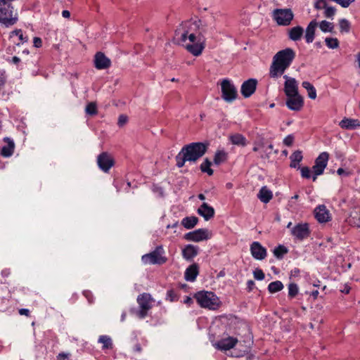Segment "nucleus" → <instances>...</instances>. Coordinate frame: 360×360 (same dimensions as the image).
<instances>
[{"instance_id": "473e14b6", "label": "nucleus", "mask_w": 360, "mask_h": 360, "mask_svg": "<svg viewBox=\"0 0 360 360\" xmlns=\"http://www.w3.org/2000/svg\"><path fill=\"white\" fill-rule=\"evenodd\" d=\"M302 86L307 91V95L309 98L314 100L316 98V90L315 87L307 81H304L302 83Z\"/></svg>"}, {"instance_id": "5fc2aeb1", "label": "nucleus", "mask_w": 360, "mask_h": 360, "mask_svg": "<svg viewBox=\"0 0 360 360\" xmlns=\"http://www.w3.org/2000/svg\"><path fill=\"white\" fill-rule=\"evenodd\" d=\"M70 356L69 353L61 352L57 355L58 360H67Z\"/></svg>"}, {"instance_id": "6e6552de", "label": "nucleus", "mask_w": 360, "mask_h": 360, "mask_svg": "<svg viewBox=\"0 0 360 360\" xmlns=\"http://www.w3.org/2000/svg\"><path fill=\"white\" fill-rule=\"evenodd\" d=\"M221 97L229 103L233 102L238 96L237 89L229 79H224L221 82Z\"/></svg>"}, {"instance_id": "bf43d9fd", "label": "nucleus", "mask_w": 360, "mask_h": 360, "mask_svg": "<svg viewBox=\"0 0 360 360\" xmlns=\"http://www.w3.org/2000/svg\"><path fill=\"white\" fill-rule=\"evenodd\" d=\"M11 274V270L9 269H4L1 271V275L3 277H8Z\"/></svg>"}, {"instance_id": "1a4fd4ad", "label": "nucleus", "mask_w": 360, "mask_h": 360, "mask_svg": "<svg viewBox=\"0 0 360 360\" xmlns=\"http://www.w3.org/2000/svg\"><path fill=\"white\" fill-rule=\"evenodd\" d=\"M329 160V153L328 152H322L316 158L314 165L312 167V180L315 181L317 176L321 175L324 172V169L327 167Z\"/></svg>"}, {"instance_id": "4be33fe9", "label": "nucleus", "mask_w": 360, "mask_h": 360, "mask_svg": "<svg viewBox=\"0 0 360 360\" xmlns=\"http://www.w3.org/2000/svg\"><path fill=\"white\" fill-rule=\"evenodd\" d=\"M318 26V22L316 20H311L307 25L305 30L304 39L307 44H311L315 37V31Z\"/></svg>"}, {"instance_id": "13d9d810", "label": "nucleus", "mask_w": 360, "mask_h": 360, "mask_svg": "<svg viewBox=\"0 0 360 360\" xmlns=\"http://www.w3.org/2000/svg\"><path fill=\"white\" fill-rule=\"evenodd\" d=\"M8 61L15 65H18L20 63L21 60L18 56H13L11 60H8Z\"/></svg>"}, {"instance_id": "423d86ee", "label": "nucleus", "mask_w": 360, "mask_h": 360, "mask_svg": "<svg viewBox=\"0 0 360 360\" xmlns=\"http://www.w3.org/2000/svg\"><path fill=\"white\" fill-rule=\"evenodd\" d=\"M141 261L144 264H163L167 261L165 256V250L162 245H158L150 253L141 257Z\"/></svg>"}, {"instance_id": "c03bdc74", "label": "nucleus", "mask_w": 360, "mask_h": 360, "mask_svg": "<svg viewBox=\"0 0 360 360\" xmlns=\"http://www.w3.org/2000/svg\"><path fill=\"white\" fill-rule=\"evenodd\" d=\"M254 278L258 281H262L264 279L265 275L262 269H257L253 271Z\"/></svg>"}, {"instance_id": "dca6fc26", "label": "nucleus", "mask_w": 360, "mask_h": 360, "mask_svg": "<svg viewBox=\"0 0 360 360\" xmlns=\"http://www.w3.org/2000/svg\"><path fill=\"white\" fill-rule=\"evenodd\" d=\"M237 342L236 338L229 336L218 340L214 344V346L221 351H227L233 348Z\"/></svg>"}, {"instance_id": "e433bc0d", "label": "nucleus", "mask_w": 360, "mask_h": 360, "mask_svg": "<svg viewBox=\"0 0 360 360\" xmlns=\"http://www.w3.org/2000/svg\"><path fill=\"white\" fill-rule=\"evenodd\" d=\"M339 27L340 32L348 33L350 31L351 24L348 20L342 18L339 20Z\"/></svg>"}, {"instance_id": "bb28decb", "label": "nucleus", "mask_w": 360, "mask_h": 360, "mask_svg": "<svg viewBox=\"0 0 360 360\" xmlns=\"http://www.w3.org/2000/svg\"><path fill=\"white\" fill-rule=\"evenodd\" d=\"M257 197L262 202L267 203L272 199L273 194L269 189L264 186L260 189Z\"/></svg>"}, {"instance_id": "58836bf2", "label": "nucleus", "mask_w": 360, "mask_h": 360, "mask_svg": "<svg viewBox=\"0 0 360 360\" xmlns=\"http://www.w3.org/2000/svg\"><path fill=\"white\" fill-rule=\"evenodd\" d=\"M325 42L326 46L329 49H337L339 47V41L337 38H333V37H326L325 39Z\"/></svg>"}, {"instance_id": "b1692460", "label": "nucleus", "mask_w": 360, "mask_h": 360, "mask_svg": "<svg viewBox=\"0 0 360 360\" xmlns=\"http://www.w3.org/2000/svg\"><path fill=\"white\" fill-rule=\"evenodd\" d=\"M304 34V29L300 26H295L288 30V36L289 39L293 41L301 40Z\"/></svg>"}, {"instance_id": "4d7b16f0", "label": "nucleus", "mask_w": 360, "mask_h": 360, "mask_svg": "<svg viewBox=\"0 0 360 360\" xmlns=\"http://www.w3.org/2000/svg\"><path fill=\"white\" fill-rule=\"evenodd\" d=\"M19 314L20 315H24V316H30V310L28 309L22 308V309H19Z\"/></svg>"}, {"instance_id": "de8ad7c7", "label": "nucleus", "mask_w": 360, "mask_h": 360, "mask_svg": "<svg viewBox=\"0 0 360 360\" xmlns=\"http://www.w3.org/2000/svg\"><path fill=\"white\" fill-rule=\"evenodd\" d=\"M6 74L4 70H0V89L2 88L6 82Z\"/></svg>"}, {"instance_id": "8fccbe9b", "label": "nucleus", "mask_w": 360, "mask_h": 360, "mask_svg": "<svg viewBox=\"0 0 360 360\" xmlns=\"http://www.w3.org/2000/svg\"><path fill=\"white\" fill-rule=\"evenodd\" d=\"M294 141V136L292 134L288 135L283 139L284 145L287 146H291Z\"/></svg>"}, {"instance_id": "ea45409f", "label": "nucleus", "mask_w": 360, "mask_h": 360, "mask_svg": "<svg viewBox=\"0 0 360 360\" xmlns=\"http://www.w3.org/2000/svg\"><path fill=\"white\" fill-rule=\"evenodd\" d=\"M98 342L103 344V349H108L112 346L111 339L107 335H101L98 338Z\"/></svg>"}, {"instance_id": "39448f33", "label": "nucleus", "mask_w": 360, "mask_h": 360, "mask_svg": "<svg viewBox=\"0 0 360 360\" xmlns=\"http://www.w3.org/2000/svg\"><path fill=\"white\" fill-rule=\"evenodd\" d=\"M136 301L139 309L136 311V314L139 319H144L153 307L155 300L150 294L143 292L137 297Z\"/></svg>"}, {"instance_id": "f704fd0d", "label": "nucleus", "mask_w": 360, "mask_h": 360, "mask_svg": "<svg viewBox=\"0 0 360 360\" xmlns=\"http://www.w3.org/2000/svg\"><path fill=\"white\" fill-rule=\"evenodd\" d=\"M212 162L208 158H205L201 163L200 169L202 172L207 173L209 176H212L214 173L212 169H211Z\"/></svg>"}, {"instance_id": "5701e85b", "label": "nucleus", "mask_w": 360, "mask_h": 360, "mask_svg": "<svg viewBox=\"0 0 360 360\" xmlns=\"http://www.w3.org/2000/svg\"><path fill=\"white\" fill-rule=\"evenodd\" d=\"M199 248L198 246L188 244L182 250L183 257L188 260H192L198 254Z\"/></svg>"}, {"instance_id": "f03ea898", "label": "nucleus", "mask_w": 360, "mask_h": 360, "mask_svg": "<svg viewBox=\"0 0 360 360\" xmlns=\"http://www.w3.org/2000/svg\"><path fill=\"white\" fill-rule=\"evenodd\" d=\"M209 143L193 142L184 146L175 157L176 166L181 168L186 162H196L207 152Z\"/></svg>"}, {"instance_id": "603ef678", "label": "nucleus", "mask_w": 360, "mask_h": 360, "mask_svg": "<svg viewBox=\"0 0 360 360\" xmlns=\"http://www.w3.org/2000/svg\"><path fill=\"white\" fill-rule=\"evenodd\" d=\"M83 295L87 299L88 302L89 303L93 302L94 301V296L91 291L89 290H84L83 291Z\"/></svg>"}, {"instance_id": "09e8293b", "label": "nucleus", "mask_w": 360, "mask_h": 360, "mask_svg": "<svg viewBox=\"0 0 360 360\" xmlns=\"http://www.w3.org/2000/svg\"><path fill=\"white\" fill-rule=\"evenodd\" d=\"M128 121V117L125 115H120L118 117L117 124L119 127H123L125 124H127Z\"/></svg>"}, {"instance_id": "052dcab7", "label": "nucleus", "mask_w": 360, "mask_h": 360, "mask_svg": "<svg viewBox=\"0 0 360 360\" xmlns=\"http://www.w3.org/2000/svg\"><path fill=\"white\" fill-rule=\"evenodd\" d=\"M193 299L189 297V296H186L185 298H184V303L190 306L193 304Z\"/></svg>"}, {"instance_id": "412c9836", "label": "nucleus", "mask_w": 360, "mask_h": 360, "mask_svg": "<svg viewBox=\"0 0 360 360\" xmlns=\"http://www.w3.org/2000/svg\"><path fill=\"white\" fill-rule=\"evenodd\" d=\"M4 141L6 145L1 148L0 155L4 158H10L14 153L15 143L13 140L9 137H5Z\"/></svg>"}, {"instance_id": "6ab92c4d", "label": "nucleus", "mask_w": 360, "mask_h": 360, "mask_svg": "<svg viewBox=\"0 0 360 360\" xmlns=\"http://www.w3.org/2000/svg\"><path fill=\"white\" fill-rule=\"evenodd\" d=\"M111 65L110 60L102 52H97L94 56V66L98 70H104Z\"/></svg>"}, {"instance_id": "2f4dec72", "label": "nucleus", "mask_w": 360, "mask_h": 360, "mask_svg": "<svg viewBox=\"0 0 360 360\" xmlns=\"http://www.w3.org/2000/svg\"><path fill=\"white\" fill-rule=\"evenodd\" d=\"M198 222V219L197 217L191 216L184 217L181 221L182 226L187 229H193Z\"/></svg>"}, {"instance_id": "6e6d98bb", "label": "nucleus", "mask_w": 360, "mask_h": 360, "mask_svg": "<svg viewBox=\"0 0 360 360\" xmlns=\"http://www.w3.org/2000/svg\"><path fill=\"white\" fill-rule=\"evenodd\" d=\"M255 287V282L252 280H249L247 282V290L248 292H251Z\"/></svg>"}, {"instance_id": "ddd939ff", "label": "nucleus", "mask_w": 360, "mask_h": 360, "mask_svg": "<svg viewBox=\"0 0 360 360\" xmlns=\"http://www.w3.org/2000/svg\"><path fill=\"white\" fill-rule=\"evenodd\" d=\"M211 234L206 229H198L193 231L187 233L184 238L187 240L193 242H200L210 238Z\"/></svg>"}, {"instance_id": "c85d7f7f", "label": "nucleus", "mask_w": 360, "mask_h": 360, "mask_svg": "<svg viewBox=\"0 0 360 360\" xmlns=\"http://www.w3.org/2000/svg\"><path fill=\"white\" fill-rule=\"evenodd\" d=\"M228 159V153L224 150H217L214 156V163L216 165H219L226 162Z\"/></svg>"}, {"instance_id": "3c124183", "label": "nucleus", "mask_w": 360, "mask_h": 360, "mask_svg": "<svg viewBox=\"0 0 360 360\" xmlns=\"http://www.w3.org/2000/svg\"><path fill=\"white\" fill-rule=\"evenodd\" d=\"M176 293L173 290H167V295H166V299L169 300L170 302H174L176 300Z\"/></svg>"}, {"instance_id": "e2e57ef3", "label": "nucleus", "mask_w": 360, "mask_h": 360, "mask_svg": "<svg viewBox=\"0 0 360 360\" xmlns=\"http://www.w3.org/2000/svg\"><path fill=\"white\" fill-rule=\"evenodd\" d=\"M62 16L65 18H70V13L68 10H63L62 11Z\"/></svg>"}, {"instance_id": "c9c22d12", "label": "nucleus", "mask_w": 360, "mask_h": 360, "mask_svg": "<svg viewBox=\"0 0 360 360\" xmlns=\"http://www.w3.org/2000/svg\"><path fill=\"white\" fill-rule=\"evenodd\" d=\"M283 284L280 281H276L270 283L268 285V290L270 293H276L283 288Z\"/></svg>"}, {"instance_id": "393cba45", "label": "nucleus", "mask_w": 360, "mask_h": 360, "mask_svg": "<svg viewBox=\"0 0 360 360\" xmlns=\"http://www.w3.org/2000/svg\"><path fill=\"white\" fill-rule=\"evenodd\" d=\"M198 273V266L196 264L190 265L185 271V280L187 281L193 282L195 281Z\"/></svg>"}, {"instance_id": "774afa93", "label": "nucleus", "mask_w": 360, "mask_h": 360, "mask_svg": "<svg viewBox=\"0 0 360 360\" xmlns=\"http://www.w3.org/2000/svg\"><path fill=\"white\" fill-rule=\"evenodd\" d=\"M357 62L359 67L360 68V52L356 55Z\"/></svg>"}, {"instance_id": "49530a36", "label": "nucleus", "mask_w": 360, "mask_h": 360, "mask_svg": "<svg viewBox=\"0 0 360 360\" xmlns=\"http://www.w3.org/2000/svg\"><path fill=\"white\" fill-rule=\"evenodd\" d=\"M328 5L326 0H317L314 4V8L317 10L325 8Z\"/></svg>"}, {"instance_id": "f8f14e48", "label": "nucleus", "mask_w": 360, "mask_h": 360, "mask_svg": "<svg viewBox=\"0 0 360 360\" xmlns=\"http://www.w3.org/2000/svg\"><path fill=\"white\" fill-rule=\"evenodd\" d=\"M283 78L285 79L283 90L285 96L292 97V96L300 94L297 81L295 78L290 77L286 75H283Z\"/></svg>"}, {"instance_id": "7c9ffc66", "label": "nucleus", "mask_w": 360, "mask_h": 360, "mask_svg": "<svg viewBox=\"0 0 360 360\" xmlns=\"http://www.w3.org/2000/svg\"><path fill=\"white\" fill-rule=\"evenodd\" d=\"M303 156L300 150H296L291 154L290 156V167H297L299 163L302 160Z\"/></svg>"}, {"instance_id": "a19ab883", "label": "nucleus", "mask_w": 360, "mask_h": 360, "mask_svg": "<svg viewBox=\"0 0 360 360\" xmlns=\"http://www.w3.org/2000/svg\"><path fill=\"white\" fill-rule=\"evenodd\" d=\"M288 297L290 298L295 297L299 292L298 285L295 283H291L288 286Z\"/></svg>"}, {"instance_id": "338daca9", "label": "nucleus", "mask_w": 360, "mask_h": 360, "mask_svg": "<svg viewBox=\"0 0 360 360\" xmlns=\"http://www.w3.org/2000/svg\"><path fill=\"white\" fill-rule=\"evenodd\" d=\"M198 198L200 200H205V195H204V194H202V193H200V194H198Z\"/></svg>"}, {"instance_id": "a211bd4d", "label": "nucleus", "mask_w": 360, "mask_h": 360, "mask_svg": "<svg viewBox=\"0 0 360 360\" xmlns=\"http://www.w3.org/2000/svg\"><path fill=\"white\" fill-rule=\"evenodd\" d=\"M314 217L319 223H326L331 219L329 211L324 205L316 207L314 210Z\"/></svg>"}, {"instance_id": "c756f323", "label": "nucleus", "mask_w": 360, "mask_h": 360, "mask_svg": "<svg viewBox=\"0 0 360 360\" xmlns=\"http://www.w3.org/2000/svg\"><path fill=\"white\" fill-rule=\"evenodd\" d=\"M14 37H18V41H14V43L19 46L20 44L27 42L28 39L27 37H24L22 30L21 29H16L10 33V38L13 39Z\"/></svg>"}, {"instance_id": "864d4df0", "label": "nucleus", "mask_w": 360, "mask_h": 360, "mask_svg": "<svg viewBox=\"0 0 360 360\" xmlns=\"http://www.w3.org/2000/svg\"><path fill=\"white\" fill-rule=\"evenodd\" d=\"M33 45L36 48H40L42 46V40L40 37H35L33 39Z\"/></svg>"}, {"instance_id": "0e129e2a", "label": "nucleus", "mask_w": 360, "mask_h": 360, "mask_svg": "<svg viewBox=\"0 0 360 360\" xmlns=\"http://www.w3.org/2000/svg\"><path fill=\"white\" fill-rule=\"evenodd\" d=\"M134 351L136 352H141L142 351V348L140 344H136L134 347Z\"/></svg>"}, {"instance_id": "a18cd8bd", "label": "nucleus", "mask_w": 360, "mask_h": 360, "mask_svg": "<svg viewBox=\"0 0 360 360\" xmlns=\"http://www.w3.org/2000/svg\"><path fill=\"white\" fill-rule=\"evenodd\" d=\"M301 176L305 179L311 178V171L308 167H302L300 168Z\"/></svg>"}, {"instance_id": "f257e3e1", "label": "nucleus", "mask_w": 360, "mask_h": 360, "mask_svg": "<svg viewBox=\"0 0 360 360\" xmlns=\"http://www.w3.org/2000/svg\"><path fill=\"white\" fill-rule=\"evenodd\" d=\"M207 30L206 25L201 20L186 21L181 25V28L176 30V35H180L181 42L188 43L186 49L195 56H200L205 49V39L204 33Z\"/></svg>"}, {"instance_id": "4468645a", "label": "nucleus", "mask_w": 360, "mask_h": 360, "mask_svg": "<svg viewBox=\"0 0 360 360\" xmlns=\"http://www.w3.org/2000/svg\"><path fill=\"white\" fill-rule=\"evenodd\" d=\"M257 86V80L254 78L248 79L245 81L240 87L242 96L247 98L250 97L256 91Z\"/></svg>"}, {"instance_id": "20e7f679", "label": "nucleus", "mask_w": 360, "mask_h": 360, "mask_svg": "<svg viewBox=\"0 0 360 360\" xmlns=\"http://www.w3.org/2000/svg\"><path fill=\"white\" fill-rule=\"evenodd\" d=\"M194 298L202 308L215 310L220 306L219 297L211 291H199L194 295Z\"/></svg>"}, {"instance_id": "69168bd1", "label": "nucleus", "mask_w": 360, "mask_h": 360, "mask_svg": "<svg viewBox=\"0 0 360 360\" xmlns=\"http://www.w3.org/2000/svg\"><path fill=\"white\" fill-rule=\"evenodd\" d=\"M337 173L339 174V175H342L345 173V171L343 168H338V170H337Z\"/></svg>"}, {"instance_id": "79ce46f5", "label": "nucleus", "mask_w": 360, "mask_h": 360, "mask_svg": "<svg viewBox=\"0 0 360 360\" xmlns=\"http://www.w3.org/2000/svg\"><path fill=\"white\" fill-rule=\"evenodd\" d=\"M85 112L89 115H96L98 113L97 106L96 103L91 102L88 103L85 108Z\"/></svg>"}, {"instance_id": "2eb2a0df", "label": "nucleus", "mask_w": 360, "mask_h": 360, "mask_svg": "<svg viewBox=\"0 0 360 360\" xmlns=\"http://www.w3.org/2000/svg\"><path fill=\"white\" fill-rule=\"evenodd\" d=\"M285 105L291 110L300 111L304 106L303 97L300 94L292 97L286 96Z\"/></svg>"}, {"instance_id": "f3484780", "label": "nucleus", "mask_w": 360, "mask_h": 360, "mask_svg": "<svg viewBox=\"0 0 360 360\" xmlns=\"http://www.w3.org/2000/svg\"><path fill=\"white\" fill-rule=\"evenodd\" d=\"M250 252L253 258L257 260L265 259L267 255L266 249L257 241H255L251 244Z\"/></svg>"}, {"instance_id": "9d476101", "label": "nucleus", "mask_w": 360, "mask_h": 360, "mask_svg": "<svg viewBox=\"0 0 360 360\" xmlns=\"http://www.w3.org/2000/svg\"><path fill=\"white\" fill-rule=\"evenodd\" d=\"M311 231L307 223H300L291 229V235L295 240L302 241L310 236Z\"/></svg>"}, {"instance_id": "0eeeda50", "label": "nucleus", "mask_w": 360, "mask_h": 360, "mask_svg": "<svg viewBox=\"0 0 360 360\" xmlns=\"http://www.w3.org/2000/svg\"><path fill=\"white\" fill-rule=\"evenodd\" d=\"M273 18L278 25H289L294 17L290 8H276L273 11Z\"/></svg>"}, {"instance_id": "aec40b11", "label": "nucleus", "mask_w": 360, "mask_h": 360, "mask_svg": "<svg viewBox=\"0 0 360 360\" xmlns=\"http://www.w3.org/2000/svg\"><path fill=\"white\" fill-rule=\"evenodd\" d=\"M197 213L202 217L205 221H208L214 217V209L206 202H203L198 209Z\"/></svg>"}, {"instance_id": "37998d69", "label": "nucleus", "mask_w": 360, "mask_h": 360, "mask_svg": "<svg viewBox=\"0 0 360 360\" xmlns=\"http://www.w3.org/2000/svg\"><path fill=\"white\" fill-rule=\"evenodd\" d=\"M324 10V16L327 18H333L336 13V8L328 5L326 6Z\"/></svg>"}, {"instance_id": "72a5a7b5", "label": "nucleus", "mask_w": 360, "mask_h": 360, "mask_svg": "<svg viewBox=\"0 0 360 360\" xmlns=\"http://www.w3.org/2000/svg\"><path fill=\"white\" fill-rule=\"evenodd\" d=\"M288 252V249L283 245H278L273 250L274 255L278 259H282L284 255H286Z\"/></svg>"}, {"instance_id": "680f3d73", "label": "nucleus", "mask_w": 360, "mask_h": 360, "mask_svg": "<svg viewBox=\"0 0 360 360\" xmlns=\"http://www.w3.org/2000/svg\"><path fill=\"white\" fill-rule=\"evenodd\" d=\"M319 294V292L317 290H313L309 293L310 296L313 297L314 300H316L318 298Z\"/></svg>"}, {"instance_id": "4c0bfd02", "label": "nucleus", "mask_w": 360, "mask_h": 360, "mask_svg": "<svg viewBox=\"0 0 360 360\" xmlns=\"http://www.w3.org/2000/svg\"><path fill=\"white\" fill-rule=\"evenodd\" d=\"M319 28L323 32H331L333 30L334 25L332 22L326 20H322L319 23Z\"/></svg>"}, {"instance_id": "7ed1b4c3", "label": "nucleus", "mask_w": 360, "mask_h": 360, "mask_svg": "<svg viewBox=\"0 0 360 360\" xmlns=\"http://www.w3.org/2000/svg\"><path fill=\"white\" fill-rule=\"evenodd\" d=\"M295 58V52L291 48L278 51L273 57L269 68V77L277 79L282 76Z\"/></svg>"}, {"instance_id": "9b49d317", "label": "nucleus", "mask_w": 360, "mask_h": 360, "mask_svg": "<svg viewBox=\"0 0 360 360\" xmlns=\"http://www.w3.org/2000/svg\"><path fill=\"white\" fill-rule=\"evenodd\" d=\"M98 167L104 172H108L115 165L113 158L107 152H103L97 157Z\"/></svg>"}, {"instance_id": "a878e982", "label": "nucleus", "mask_w": 360, "mask_h": 360, "mask_svg": "<svg viewBox=\"0 0 360 360\" xmlns=\"http://www.w3.org/2000/svg\"><path fill=\"white\" fill-rule=\"evenodd\" d=\"M340 127L345 129H355L360 127V121L358 120L344 118L340 122Z\"/></svg>"}, {"instance_id": "cd10ccee", "label": "nucleus", "mask_w": 360, "mask_h": 360, "mask_svg": "<svg viewBox=\"0 0 360 360\" xmlns=\"http://www.w3.org/2000/svg\"><path fill=\"white\" fill-rule=\"evenodd\" d=\"M229 140L233 145L245 146L247 144L246 138L240 134H233L229 136Z\"/></svg>"}]
</instances>
